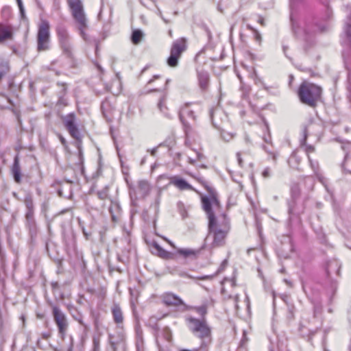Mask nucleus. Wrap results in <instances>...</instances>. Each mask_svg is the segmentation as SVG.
<instances>
[{
	"mask_svg": "<svg viewBox=\"0 0 351 351\" xmlns=\"http://www.w3.org/2000/svg\"><path fill=\"white\" fill-rule=\"evenodd\" d=\"M202 208L208 219V237L212 235V247H220L224 245L226 237L229 232L230 226L226 216L223 215V222L218 224L214 210L220 208V202L215 195L204 196L202 197Z\"/></svg>",
	"mask_w": 351,
	"mask_h": 351,
	"instance_id": "1",
	"label": "nucleus"
},
{
	"mask_svg": "<svg viewBox=\"0 0 351 351\" xmlns=\"http://www.w3.org/2000/svg\"><path fill=\"white\" fill-rule=\"evenodd\" d=\"M185 321L191 333L201 340V345L197 348L184 349L182 351H208L212 341L211 328L206 319H198L191 315H187Z\"/></svg>",
	"mask_w": 351,
	"mask_h": 351,
	"instance_id": "2",
	"label": "nucleus"
},
{
	"mask_svg": "<svg viewBox=\"0 0 351 351\" xmlns=\"http://www.w3.org/2000/svg\"><path fill=\"white\" fill-rule=\"evenodd\" d=\"M290 10V21L293 33L298 37L302 36L304 40L308 43H311L312 36L317 33H322L326 30V27L318 23H306L305 28L302 30L298 25V5L303 2L304 0H289Z\"/></svg>",
	"mask_w": 351,
	"mask_h": 351,
	"instance_id": "3",
	"label": "nucleus"
},
{
	"mask_svg": "<svg viewBox=\"0 0 351 351\" xmlns=\"http://www.w3.org/2000/svg\"><path fill=\"white\" fill-rule=\"evenodd\" d=\"M298 95L302 104L314 108L321 97L322 88L314 84L304 82L300 85Z\"/></svg>",
	"mask_w": 351,
	"mask_h": 351,
	"instance_id": "4",
	"label": "nucleus"
},
{
	"mask_svg": "<svg viewBox=\"0 0 351 351\" xmlns=\"http://www.w3.org/2000/svg\"><path fill=\"white\" fill-rule=\"evenodd\" d=\"M69 7L72 12V16L77 23V29L82 38L87 40V35L85 30L87 27L86 18L84 11L83 4L81 0H67Z\"/></svg>",
	"mask_w": 351,
	"mask_h": 351,
	"instance_id": "5",
	"label": "nucleus"
},
{
	"mask_svg": "<svg viewBox=\"0 0 351 351\" xmlns=\"http://www.w3.org/2000/svg\"><path fill=\"white\" fill-rule=\"evenodd\" d=\"M53 319L58 329V332L62 339H64L69 329V320L66 315L62 311L59 306L50 303Z\"/></svg>",
	"mask_w": 351,
	"mask_h": 351,
	"instance_id": "6",
	"label": "nucleus"
},
{
	"mask_svg": "<svg viewBox=\"0 0 351 351\" xmlns=\"http://www.w3.org/2000/svg\"><path fill=\"white\" fill-rule=\"evenodd\" d=\"M191 103H185L180 109L179 118L183 125L184 134L186 136L185 144L188 146V138L193 132V127L186 120L189 119L192 122L195 123L196 116L195 112L189 108Z\"/></svg>",
	"mask_w": 351,
	"mask_h": 351,
	"instance_id": "7",
	"label": "nucleus"
},
{
	"mask_svg": "<svg viewBox=\"0 0 351 351\" xmlns=\"http://www.w3.org/2000/svg\"><path fill=\"white\" fill-rule=\"evenodd\" d=\"M50 24L46 19H42L37 32V51H47L50 47Z\"/></svg>",
	"mask_w": 351,
	"mask_h": 351,
	"instance_id": "8",
	"label": "nucleus"
},
{
	"mask_svg": "<svg viewBox=\"0 0 351 351\" xmlns=\"http://www.w3.org/2000/svg\"><path fill=\"white\" fill-rule=\"evenodd\" d=\"M59 45L63 52L68 56L72 53V44L71 37L66 25L63 23H59L56 27Z\"/></svg>",
	"mask_w": 351,
	"mask_h": 351,
	"instance_id": "9",
	"label": "nucleus"
},
{
	"mask_svg": "<svg viewBox=\"0 0 351 351\" xmlns=\"http://www.w3.org/2000/svg\"><path fill=\"white\" fill-rule=\"evenodd\" d=\"M300 189L298 184H293L291 187V199L288 201V213L289 219L291 221L294 217H299L304 210L303 206L300 208L295 209L294 204L298 202V199H300Z\"/></svg>",
	"mask_w": 351,
	"mask_h": 351,
	"instance_id": "10",
	"label": "nucleus"
},
{
	"mask_svg": "<svg viewBox=\"0 0 351 351\" xmlns=\"http://www.w3.org/2000/svg\"><path fill=\"white\" fill-rule=\"evenodd\" d=\"M62 122L70 135L75 140L81 139V134L76 123V117L73 112H71L62 117Z\"/></svg>",
	"mask_w": 351,
	"mask_h": 351,
	"instance_id": "11",
	"label": "nucleus"
},
{
	"mask_svg": "<svg viewBox=\"0 0 351 351\" xmlns=\"http://www.w3.org/2000/svg\"><path fill=\"white\" fill-rule=\"evenodd\" d=\"M25 228L28 230L31 243H34L38 233V228L34 218V215H25Z\"/></svg>",
	"mask_w": 351,
	"mask_h": 351,
	"instance_id": "12",
	"label": "nucleus"
},
{
	"mask_svg": "<svg viewBox=\"0 0 351 351\" xmlns=\"http://www.w3.org/2000/svg\"><path fill=\"white\" fill-rule=\"evenodd\" d=\"M101 111L103 117L108 122H112L113 121L115 108L108 98H106L101 102Z\"/></svg>",
	"mask_w": 351,
	"mask_h": 351,
	"instance_id": "13",
	"label": "nucleus"
},
{
	"mask_svg": "<svg viewBox=\"0 0 351 351\" xmlns=\"http://www.w3.org/2000/svg\"><path fill=\"white\" fill-rule=\"evenodd\" d=\"M14 37V28L11 24L0 23V44L12 40Z\"/></svg>",
	"mask_w": 351,
	"mask_h": 351,
	"instance_id": "14",
	"label": "nucleus"
},
{
	"mask_svg": "<svg viewBox=\"0 0 351 351\" xmlns=\"http://www.w3.org/2000/svg\"><path fill=\"white\" fill-rule=\"evenodd\" d=\"M149 185L147 181L140 180L138 182L136 191L134 192V194L132 190H130V195L131 198H132L133 195L135 196L136 199L144 197L149 193Z\"/></svg>",
	"mask_w": 351,
	"mask_h": 351,
	"instance_id": "15",
	"label": "nucleus"
},
{
	"mask_svg": "<svg viewBox=\"0 0 351 351\" xmlns=\"http://www.w3.org/2000/svg\"><path fill=\"white\" fill-rule=\"evenodd\" d=\"M198 85L202 92L208 90L210 84V75L208 71L200 70L197 71Z\"/></svg>",
	"mask_w": 351,
	"mask_h": 351,
	"instance_id": "16",
	"label": "nucleus"
},
{
	"mask_svg": "<svg viewBox=\"0 0 351 351\" xmlns=\"http://www.w3.org/2000/svg\"><path fill=\"white\" fill-rule=\"evenodd\" d=\"M111 219L113 222H117L121 216L122 210L120 204L117 200L110 199V204L108 208Z\"/></svg>",
	"mask_w": 351,
	"mask_h": 351,
	"instance_id": "17",
	"label": "nucleus"
},
{
	"mask_svg": "<svg viewBox=\"0 0 351 351\" xmlns=\"http://www.w3.org/2000/svg\"><path fill=\"white\" fill-rule=\"evenodd\" d=\"M162 302L167 306H178L180 305H183V300L178 297L177 295H175L172 293H166L162 295Z\"/></svg>",
	"mask_w": 351,
	"mask_h": 351,
	"instance_id": "18",
	"label": "nucleus"
},
{
	"mask_svg": "<svg viewBox=\"0 0 351 351\" xmlns=\"http://www.w3.org/2000/svg\"><path fill=\"white\" fill-rule=\"evenodd\" d=\"M12 174L14 180L16 183L19 184L21 182V168L20 165V159L19 154H16L14 158L12 166L11 167Z\"/></svg>",
	"mask_w": 351,
	"mask_h": 351,
	"instance_id": "19",
	"label": "nucleus"
},
{
	"mask_svg": "<svg viewBox=\"0 0 351 351\" xmlns=\"http://www.w3.org/2000/svg\"><path fill=\"white\" fill-rule=\"evenodd\" d=\"M169 182L181 191L193 189V186L185 179L178 176L171 177Z\"/></svg>",
	"mask_w": 351,
	"mask_h": 351,
	"instance_id": "20",
	"label": "nucleus"
},
{
	"mask_svg": "<svg viewBox=\"0 0 351 351\" xmlns=\"http://www.w3.org/2000/svg\"><path fill=\"white\" fill-rule=\"evenodd\" d=\"M67 309L74 320L77 321L84 329L88 328V325L83 321V315L78 308L73 304H69Z\"/></svg>",
	"mask_w": 351,
	"mask_h": 351,
	"instance_id": "21",
	"label": "nucleus"
},
{
	"mask_svg": "<svg viewBox=\"0 0 351 351\" xmlns=\"http://www.w3.org/2000/svg\"><path fill=\"white\" fill-rule=\"evenodd\" d=\"M111 313L114 322L118 326L122 324L123 322V315L122 309L118 303H113L111 307Z\"/></svg>",
	"mask_w": 351,
	"mask_h": 351,
	"instance_id": "22",
	"label": "nucleus"
},
{
	"mask_svg": "<svg viewBox=\"0 0 351 351\" xmlns=\"http://www.w3.org/2000/svg\"><path fill=\"white\" fill-rule=\"evenodd\" d=\"M186 49V40L180 38L173 41L171 51V52L181 56L182 53Z\"/></svg>",
	"mask_w": 351,
	"mask_h": 351,
	"instance_id": "23",
	"label": "nucleus"
},
{
	"mask_svg": "<svg viewBox=\"0 0 351 351\" xmlns=\"http://www.w3.org/2000/svg\"><path fill=\"white\" fill-rule=\"evenodd\" d=\"M169 82H170V80L167 79L166 80V82H165V88H164V89L162 90V94L160 96V97L159 99V101H158V109L166 117H169V114L167 112V108L165 106V101H166V99H167V86L169 84Z\"/></svg>",
	"mask_w": 351,
	"mask_h": 351,
	"instance_id": "24",
	"label": "nucleus"
},
{
	"mask_svg": "<svg viewBox=\"0 0 351 351\" xmlns=\"http://www.w3.org/2000/svg\"><path fill=\"white\" fill-rule=\"evenodd\" d=\"M201 249L178 248L177 253L184 258L195 259L200 254Z\"/></svg>",
	"mask_w": 351,
	"mask_h": 351,
	"instance_id": "25",
	"label": "nucleus"
},
{
	"mask_svg": "<svg viewBox=\"0 0 351 351\" xmlns=\"http://www.w3.org/2000/svg\"><path fill=\"white\" fill-rule=\"evenodd\" d=\"M340 263L337 260L330 261L326 267V272L328 276L333 272H335L337 275L339 274L340 271Z\"/></svg>",
	"mask_w": 351,
	"mask_h": 351,
	"instance_id": "26",
	"label": "nucleus"
},
{
	"mask_svg": "<svg viewBox=\"0 0 351 351\" xmlns=\"http://www.w3.org/2000/svg\"><path fill=\"white\" fill-rule=\"evenodd\" d=\"M136 351H144L143 330L139 326L135 328Z\"/></svg>",
	"mask_w": 351,
	"mask_h": 351,
	"instance_id": "27",
	"label": "nucleus"
},
{
	"mask_svg": "<svg viewBox=\"0 0 351 351\" xmlns=\"http://www.w3.org/2000/svg\"><path fill=\"white\" fill-rule=\"evenodd\" d=\"M24 204L26 208L25 215H34V206L33 202V198L30 194H27L25 195L24 199Z\"/></svg>",
	"mask_w": 351,
	"mask_h": 351,
	"instance_id": "28",
	"label": "nucleus"
},
{
	"mask_svg": "<svg viewBox=\"0 0 351 351\" xmlns=\"http://www.w3.org/2000/svg\"><path fill=\"white\" fill-rule=\"evenodd\" d=\"M308 159L309 161L310 166L313 171L314 173L316 175L317 179L320 182L323 184H325V178L319 173V163L317 160H313L311 158L310 156H308Z\"/></svg>",
	"mask_w": 351,
	"mask_h": 351,
	"instance_id": "29",
	"label": "nucleus"
},
{
	"mask_svg": "<svg viewBox=\"0 0 351 351\" xmlns=\"http://www.w3.org/2000/svg\"><path fill=\"white\" fill-rule=\"evenodd\" d=\"M190 309L195 311L200 317V319H206V315L208 313V303L204 302L201 306H191Z\"/></svg>",
	"mask_w": 351,
	"mask_h": 351,
	"instance_id": "30",
	"label": "nucleus"
},
{
	"mask_svg": "<svg viewBox=\"0 0 351 351\" xmlns=\"http://www.w3.org/2000/svg\"><path fill=\"white\" fill-rule=\"evenodd\" d=\"M178 275L182 278H188L193 279V280H212L213 278V276H204V275L203 276H192L185 271H178Z\"/></svg>",
	"mask_w": 351,
	"mask_h": 351,
	"instance_id": "31",
	"label": "nucleus"
},
{
	"mask_svg": "<svg viewBox=\"0 0 351 351\" xmlns=\"http://www.w3.org/2000/svg\"><path fill=\"white\" fill-rule=\"evenodd\" d=\"M152 247L156 250L158 256L166 259L171 258V254L164 250L156 241L152 243Z\"/></svg>",
	"mask_w": 351,
	"mask_h": 351,
	"instance_id": "32",
	"label": "nucleus"
},
{
	"mask_svg": "<svg viewBox=\"0 0 351 351\" xmlns=\"http://www.w3.org/2000/svg\"><path fill=\"white\" fill-rule=\"evenodd\" d=\"M308 137V131L307 128H304L303 130V137L300 140V145L301 146H305V152L307 154V156H309V154L314 152L315 148L311 145H306V139Z\"/></svg>",
	"mask_w": 351,
	"mask_h": 351,
	"instance_id": "33",
	"label": "nucleus"
},
{
	"mask_svg": "<svg viewBox=\"0 0 351 351\" xmlns=\"http://www.w3.org/2000/svg\"><path fill=\"white\" fill-rule=\"evenodd\" d=\"M195 153V158H192L191 156H188V161L191 165H195L196 161H203L206 160V156L203 154V153L199 150L193 149Z\"/></svg>",
	"mask_w": 351,
	"mask_h": 351,
	"instance_id": "34",
	"label": "nucleus"
},
{
	"mask_svg": "<svg viewBox=\"0 0 351 351\" xmlns=\"http://www.w3.org/2000/svg\"><path fill=\"white\" fill-rule=\"evenodd\" d=\"M195 153V158H192L191 156H188V161L191 165H195L196 161H203L206 160V156L203 154V153L199 150L193 149Z\"/></svg>",
	"mask_w": 351,
	"mask_h": 351,
	"instance_id": "35",
	"label": "nucleus"
},
{
	"mask_svg": "<svg viewBox=\"0 0 351 351\" xmlns=\"http://www.w3.org/2000/svg\"><path fill=\"white\" fill-rule=\"evenodd\" d=\"M116 77L117 79L112 81V84H116L117 86V89L115 91L111 90L110 88L108 86H106V90L108 91H110L113 95H117L121 90V82L119 73H116Z\"/></svg>",
	"mask_w": 351,
	"mask_h": 351,
	"instance_id": "36",
	"label": "nucleus"
},
{
	"mask_svg": "<svg viewBox=\"0 0 351 351\" xmlns=\"http://www.w3.org/2000/svg\"><path fill=\"white\" fill-rule=\"evenodd\" d=\"M143 34L141 29H134L132 31L131 34V40L133 44L137 45L138 44L142 38H143Z\"/></svg>",
	"mask_w": 351,
	"mask_h": 351,
	"instance_id": "37",
	"label": "nucleus"
},
{
	"mask_svg": "<svg viewBox=\"0 0 351 351\" xmlns=\"http://www.w3.org/2000/svg\"><path fill=\"white\" fill-rule=\"evenodd\" d=\"M180 56L170 51V56L167 60V63L170 67H176L178 64Z\"/></svg>",
	"mask_w": 351,
	"mask_h": 351,
	"instance_id": "38",
	"label": "nucleus"
},
{
	"mask_svg": "<svg viewBox=\"0 0 351 351\" xmlns=\"http://www.w3.org/2000/svg\"><path fill=\"white\" fill-rule=\"evenodd\" d=\"M1 18L3 21H8L12 16V8L10 6L5 5L1 10Z\"/></svg>",
	"mask_w": 351,
	"mask_h": 351,
	"instance_id": "39",
	"label": "nucleus"
},
{
	"mask_svg": "<svg viewBox=\"0 0 351 351\" xmlns=\"http://www.w3.org/2000/svg\"><path fill=\"white\" fill-rule=\"evenodd\" d=\"M130 304L134 315L136 313V304L138 301L137 293H134L131 289H130Z\"/></svg>",
	"mask_w": 351,
	"mask_h": 351,
	"instance_id": "40",
	"label": "nucleus"
},
{
	"mask_svg": "<svg viewBox=\"0 0 351 351\" xmlns=\"http://www.w3.org/2000/svg\"><path fill=\"white\" fill-rule=\"evenodd\" d=\"M300 161V158L295 154H293L288 159V164L290 167L298 169Z\"/></svg>",
	"mask_w": 351,
	"mask_h": 351,
	"instance_id": "41",
	"label": "nucleus"
},
{
	"mask_svg": "<svg viewBox=\"0 0 351 351\" xmlns=\"http://www.w3.org/2000/svg\"><path fill=\"white\" fill-rule=\"evenodd\" d=\"M10 71L8 62L0 61V80H1Z\"/></svg>",
	"mask_w": 351,
	"mask_h": 351,
	"instance_id": "42",
	"label": "nucleus"
},
{
	"mask_svg": "<svg viewBox=\"0 0 351 351\" xmlns=\"http://www.w3.org/2000/svg\"><path fill=\"white\" fill-rule=\"evenodd\" d=\"M248 341V338L247 337V332L245 330L243 331V336L241 339L239 346L238 348L237 351H245L246 344Z\"/></svg>",
	"mask_w": 351,
	"mask_h": 351,
	"instance_id": "43",
	"label": "nucleus"
},
{
	"mask_svg": "<svg viewBox=\"0 0 351 351\" xmlns=\"http://www.w3.org/2000/svg\"><path fill=\"white\" fill-rule=\"evenodd\" d=\"M98 199L104 200L108 197V188L106 186L103 189L97 192Z\"/></svg>",
	"mask_w": 351,
	"mask_h": 351,
	"instance_id": "44",
	"label": "nucleus"
},
{
	"mask_svg": "<svg viewBox=\"0 0 351 351\" xmlns=\"http://www.w3.org/2000/svg\"><path fill=\"white\" fill-rule=\"evenodd\" d=\"M162 336L167 341H171V331L169 327H165L162 331Z\"/></svg>",
	"mask_w": 351,
	"mask_h": 351,
	"instance_id": "45",
	"label": "nucleus"
},
{
	"mask_svg": "<svg viewBox=\"0 0 351 351\" xmlns=\"http://www.w3.org/2000/svg\"><path fill=\"white\" fill-rule=\"evenodd\" d=\"M221 137L225 141L228 142L234 137V134L230 132L222 130L221 132Z\"/></svg>",
	"mask_w": 351,
	"mask_h": 351,
	"instance_id": "46",
	"label": "nucleus"
},
{
	"mask_svg": "<svg viewBox=\"0 0 351 351\" xmlns=\"http://www.w3.org/2000/svg\"><path fill=\"white\" fill-rule=\"evenodd\" d=\"M227 261L225 260L222 262L218 269L213 274H210V276H213V278L217 276L219 273L223 271L225 267L226 266Z\"/></svg>",
	"mask_w": 351,
	"mask_h": 351,
	"instance_id": "47",
	"label": "nucleus"
},
{
	"mask_svg": "<svg viewBox=\"0 0 351 351\" xmlns=\"http://www.w3.org/2000/svg\"><path fill=\"white\" fill-rule=\"evenodd\" d=\"M263 149L267 152L270 156H271V158L274 161H276L277 159V154L273 152H271L267 149V147L266 145H263Z\"/></svg>",
	"mask_w": 351,
	"mask_h": 351,
	"instance_id": "48",
	"label": "nucleus"
},
{
	"mask_svg": "<svg viewBox=\"0 0 351 351\" xmlns=\"http://www.w3.org/2000/svg\"><path fill=\"white\" fill-rule=\"evenodd\" d=\"M271 169L270 167H266L262 172V176L265 178H269L271 176Z\"/></svg>",
	"mask_w": 351,
	"mask_h": 351,
	"instance_id": "49",
	"label": "nucleus"
},
{
	"mask_svg": "<svg viewBox=\"0 0 351 351\" xmlns=\"http://www.w3.org/2000/svg\"><path fill=\"white\" fill-rule=\"evenodd\" d=\"M93 343L94 350L97 351L99 348V339L98 337H94L93 339Z\"/></svg>",
	"mask_w": 351,
	"mask_h": 351,
	"instance_id": "50",
	"label": "nucleus"
},
{
	"mask_svg": "<svg viewBox=\"0 0 351 351\" xmlns=\"http://www.w3.org/2000/svg\"><path fill=\"white\" fill-rule=\"evenodd\" d=\"M17 5H18L19 8V12H20L21 18L22 19H25L26 18V16H25V8H24L23 3H21V4H17Z\"/></svg>",
	"mask_w": 351,
	"mask_h": 351,
	"instance_id": "51",
	"label": "nucleus"
},
{
	"mask_svg": "<svg viewBox=\"0 0 351 351\" xmlns=\"http://www.w3.org/2000/svg\"><path fill=\"white\" fill-rule=\"evenodd\" d=\"M69 339H70V343H69V346L68 347L67 351H73V346H74L73 337L71 335L69 337Z\"/></svg>",
	"mask_w": 351,
	"mask_h": 351,
	"instance_id": "52",
	"label": "nucleus"
},
{
	"mask_svg": "<svg viewBox=\"0 0 351 351\" xmlns=\"http://www.w3.org/2000/svg\"><path fill=\"white\" fill-rule=\"evenodd\" d=\"M301 206H303L304 207V203L301 200V199H298V202L296 204H294L295 209H297V208H300Z\"/></svg>",
	"mask_w": 351,
	"mask_h": 351,
	"instance_id": "53",
	"label": "nucleus"
},
{
	"mask_svg": "<svg viewBox=\"0 0 351 351\" xmlns=\"http://www.w3.org/2000/svg\"><path fill=\"white\" fill-rule=\"evenodd\" d=\"M162 144H160L158 147H154L152 149H151L150 150L151 155L153 156H155L158 147L162 146Z\"/></svg>",
	"mask_w": 351,
	"mask_h": 351,
	"instance_id": "54",
	"label": "nucleus"
},
{
	"mask_svg": "<svg viewBox=\"0 0 351 351\" xmlns=\"http://www.w3.org/2000/svg\"><path fill=\"white\" fill-rule=\"evenodd\" d=\"M51 286L53 291H55L56 289L59 288V284L58 282H52L51 283Z\"/></svg>",
	"mask_w": 351,
	"mask_h": 351,
	"instance_id": "55",
	"label": "nucleus"
},
{
	"mask_svg": "<svg viewBox=\"0 0 351 351\" xmlns=\"http://www.w3.org/2000/svg\"><path fill=\"white\" fill-rule=\"evenodd\" d=\"M160 77L159 75H154L152 79L147 82V85L152 84L154 80H158Z\"/></svg>",
	"mask_w": 351,
	"mask_h": 351,
	"instance_id": "56",
	"label": "nucleus"
},
{
	"mask_svg": "<svg viewBox=\"0 0 351 351\" xmlns=\"http://www.w3.org/2000/svg\"><path fill=\"white\" fill-rule=\"evenodd\" d=\"M57 84H58V86H62V94H63V95H64V94H65V93H66V84H65V83H60V82H58V83H57Z\"/></svg>",
	"mask_w": 351,
	"mask_h": 351,
	"instance_id": "57",
	"label": "nucleus"
},
{
	"mask_svg": "<svg viewBox=\"0 0 351 351\" xmlns=\"http://www.w3.org/2000/svg\"><path fill=\"white\" fill-rule=\"evenodd\" d=\"M94 64H95V66L97 68V69H98L100 72H101V73H103V72H104V69H103V68L101 67V65H100L97 62H94Z\"/></svg>",
	"mask_w": 351,
	"mask_h": 351,
	"instance_id": "58",
	"label": "nucleus"
},
{
	"mask_svg": "<svg viewBox=\"0 0 351 351\" xmlns=\"http://www.w3.org/2000/svg\"><path fill=\"white\" fill-rule=\"evenodd\" d=\"M263 140H264V141H265V143H270V142H271V136H270V135H269V134H268V136H265L263 137Z\"/></svg>",
	"mask_w": 351,
	"mask_h": 351,
	"instance_id": "59",
	"label": "nucleus"
},
{
	"mask_svg": "<svg viewBox=\"0 0 351 351\" xmlns=\"http://www.w3.org/2000/svg\"><path fill=\"white\" fill-rule=\"evenodd\" d=\"M82 232H83V234L84 235V237H86V239H88L89 237L90 236V234L87 232L84 228H82Z\"/></svg>",
	"mask_w": 351,
	"mask_h": 351,
	"instance_id": "60",
	"label": "nucleus"
},
{
	"mask_svg": "<svg viewBox=\"0 0 351 351\" xmlns=\"http://www.w3.org/2000/svg\"><path fill=\"white\" fill-rule=\"evenodd\" d=\"M237 160H238V162L240 166H242V159L241 158V154L240 152H238L237 154Z\"/></svg>",
	"mask_w": 351,
	"mask_h": 351,
	"instance_id": "61",
	"label": "nucleus"
},
{
	"mask_svg": "<svg viewBox=\"0 0 351 351\" xmlns=\"http://www.w3.org/2000/svg\"><path fill=\"white\" fill-rule=\"evenodd\" d=\"M83 299H84V296L83 295H80L79 296V298L77 299V302L79 304H81L82 305L83 304Z\"/></svg>",
	"mask_w": 351,
	"mask_h": 351,
	"instance_id": "62",
	"label": "nucleus"
},
{
	"mask_svg": "<svg viewBox=\"0 0 351 351\" xmlns=\"http://www.w3.org/2000/svg\"><path fill=\"white\" fill-rule=\"evenodd\" d=\"M175 156H176V158L175 159L178 160H180V158H181V156H182V154L180 152H176L175 154Z\"/></svg>",
	"mask_w": 351,
	"mask_h": 351,
	"instance_id": "63",
	"label": "nucleus"
},
{
	"mask_svg": "<svg viewBox=\"0 0 351 351\" xmlns=\"http://www.w3.org/2000/svg\"><path fill=\"white\" fill-rule=\"evenodd\" d=\"M331 288L332 289L333 293H335L336 289H337V283L336 282H332L331 284Z\"/></svg>",
	"mask_w": 351,
	"mask_h": 351,
	"instance_id": "64",
	"label": "nucleus"
}]
</instances>
